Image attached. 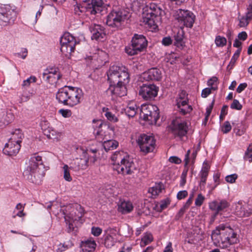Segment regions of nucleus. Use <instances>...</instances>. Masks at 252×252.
<instances>
[{
  "label": "nucleus",
  "mask_w": 252,
  "mask_h": 252,
  "mask_svg": "<svg viewBox=\"0 0 252 252\" xmlns=\"http://www.w3.org/2000/svg\"><path fill=\"white\" fill-rule=\"evenodd\" d=\"M211 238L214 245L224 249L237 243V234L229 226L220 224L212 231Z\"/></svg>",
  "instance_id": "obj_1"
},
{
  "label": "nucleus",
  "mask_w": 252,
  "mask_h": 252,
  "mask_svg": "<svg viewBox=\"0 0 252 252\" xmlns=\"http://www.w3.org/2000/svg\"><path fill=\"white\" fill-rule=\"evenodd\" d=\"M56 98L60 103L73 107L82 102L84 93L79 88L65 86L58 90Z\"/></svg>",
  "instance_id": "obj_2"
},
{
  "label": "nucleus",
  "mask_w": 252,
  "mask_h": 252,
  "mask_svg": "<svg viewBox=\"0 0 252 252\" xmlns=\"http://www.w3.org/2000/svg\"><path fill=\"white\" fill-rule=\"evenodd\" d=\"M113 168L118 173L123 175H130L137 171L132 158L124 151L116 152L111 157Z\"/></svg>",
  "instance_id": "obj_3"
},
{
  "label": "nucleus",
  "mask_w": 252,
  "mask_h": 252,
  "mask_svg": "<svg viewBox=\"0 0 252 252\" xmlns=\"http://www.w3.org/2000/svg\"><path fill=\"white\" fill-rule=\"evenodd\" d=\"M46 170L42 157L36 154L33 155L30 158L27 167V171L29 173L28 179L32 183L39 185L45 175Z\"/></svg>",
  "instance_id": "obj_4"
},
{
  "label": "nucleus",
  "mask_w": 252,
  "mask_h": 252,
  "mask_svg": "<svg viewBox=\"0 0 252 252\" xmlns=\"http://www.w3.org/2000/svg\"><path fill=\"white\" fill-rule=\"evenodd\" d=\"M162 12L161 8L156 3H149L143 8L142 22L152 29L156 30L161 22Z\"/></svg>",
  "instance_id": "obj_5"
},
{
  "label": "nucleus",
  "mask_w": 252,
  "mask_h": 252,
  "mask_svg": "<svg viewBox=\"0 0 252 252\" xmlns=\"http://www.w3.org/2000/svg\"><path fill=\"white\" fill-rule=\"evenodd\" d=\"M108 6H110V5L104 3L102 0H86L81 4L75 6L74 10L78 14H79V12H85L91 14H95L106 10Z\"/></svg>",
  "instance_id": "obj_6"
},
{
  "label": "nucleus",
  "mask_w": 252,
  "mask_h": 252,
  "mask_svg": "<svg viewBox=\"0 0 252 252\" xmlns=\"http://www.w3.org/2000/svg\"><path fill=\"white\" fill-rule=\"evenodd\" d=\"M107 77L110 84H128L129 81L128 69L124 66H111L107 72Z\"/></svg>",
  "instance_id": "obj_7"
},
{
  "label": "nucleus",
  "mask_w": 252,
  "mask_h": 252,
  "mask_svg": "<svg viewBox=\"0 0 252 252\" xmlns=\"http://www.w3.org/2000/svg\"><path fill=\"white\" fill-rule=\"evenodd\" d=\"M129 18V13L125 10H112L107 16L106 24L112 27L119 28Z\"/></svg>",
  "instance_id": "obj_8"
},
{
  "label": "nucleus",
  "mask_w": 252,
  "mask_h": 252,
  "mask_svg": "<svg viewBox=\"0 0 252 252\" xmlns=\"http://www.w3.org/2000/svg\"><path fill=\"white\" fill-rule=\"evenodd\" d=\"M78 43L75 38L69 32H65L60 38L61 51L65 57L69 58Z\"/></svg>",
  "instance_id": "obj_9"
},
{
  "label": "nucleus",
  "mask_w": 252,
  "mask_h": 252,
  "mask_svg": "<svg viewBox=\"0 0 252 252\" xmlns=\"http://www.w3.org/2000/svg\"><path fill=\"white\" fill-rule=\"evenodd\" d=\"M140 117L150 124H156L159 118V111L156 105L143 104L140 109Z\"/></svg>",
  "instance_id": "obj_10"
},
{
  "label": "nucleus",
  "mask_w": 252,
  "mask_h": 252,
  "mask_svg": "<svg viewBox=\"0 0 252 252\" xmlns=\"http://www.w3.org/2000/svg\"><path fill=\"white\" fill-rule=\"evenodd\" d=\"M17 17V12L9 5L0 4V25H12Z\"/></svg>",
  "instance_id": "obj_11"
},
{
  "label": "nucleus",
  "mask_w": 252,
  "mask_h": 252,
  "mask_svg": "<svg viewBox=\"0 0 252 252\" xmlns=\"http://www.w3.org/2000/svg\"><path fill=\"white\" fill-rule=\"evenodd\" d=\"M66 224L68 225V231H71L74 229V222L79 220L80 216L76 215L77 210L72 205L68 204L62 208Z\"/></svg>",
  "instance_id": "obj_12"
},
{
  "label": "nucleus",
  "mask_w": 252,
  "mask_h": 252,
  "mask_svg": "<svg viewBox=\"0 0 252 252\" xmlns=\"http://www.w3.org/2000/svg\"><path fill=\"white\" fill-rule=\"evenodd\" d=\"M174 16L182 26L192 28L195 19V16L190 11L178 9L176 11Z\"/></svg>",
  "instance_id": "obj_13"
},
{
  "label": "nucleus",
  "mask_w": 252,
  "mask_h": 252,
  "mask_svg": "<svg viewBox=\"0 0 252 252\" xmlns=\"http://www.w3.org/2000/svg\"><path fill=\"white\" fill-rule=\"evenodd\" d=\"M137 142L140 151L144 154L152 152L155 148L156 140L151 135L141 134L138 137Z\"/></svg>",
  "instance_id": "obj_14"
},
{
  "label": "nucleus",
  "mask_w": 252,
  "mask_h": 252,
  "mask_svg": "<svg viewBox=\"0 0 252 252\" xmlns=\"http://www.w3.org/2000/svg\"><path fill=\"white\" fill-rule=\"evenodd\" d=\"M78 152L81 153L82 155L80 159H77L75 161L74 163H72L70 165V168L75 171H78L80 169H85L88 165L89 160L93 162H94L96 160L95 156H93V159L87 156L88 153L84 149L80 148H77Z\"/></svg>",
  "instance_id": "obj_15"
},
{
  "label": "nucleus",
  "mask_w": 252,
  "mask_h": 252,
  "mask_svg": "<svg viewBox=\"0 0 252 252\" xmlns=\"http://www.w3.org/2000/svg\"><path fill=\"white\" fill-rule=\"evenodd\" d=\"M78 152L81 153L82 155L80 159H77L75 161L74 163H72L70 165V168L75 171H78L80 169H85L88 165L89 160L93 162H94L96 160L95 156H93V159L87 156L88 153L84 149L80 148H77Z\"/></svg>",
  "instance_id": "obj_16"
},
{
  "label": "nucleus",
  "mask_w": 252,
  "mask_h": 252,
  "mask_svg": "<svg viewBox=\"0 0 252 252\" xmlns=\"http://www.w3.org/2000/svg\"><path fill=\"white\" fill-rule=\"evenodd\" d=\"M120 234L116 229L109 227L104 231L103 243L105 247L112 248L118 241Z\"/></svg>",
  "instance_id": "obj_17"
},
{
  "label": "nucleus",
  "mask_w": 252,
  "mask_h": 252,
  "mask_svg": "<svg viewBox=\"0 0 252 252\" xmlns=\"http://www.w3.org/2000/svg\"><path fill=\"white\" fill-rule=\"evenodd\" d=\"M158 87L153 84H144L139 89V94L146 100H150L157 96Z\"/></svg>",
  "instance_id": "obj_18"
},
{
  "label": "nucleus",
  "mask_w": 252,
  "mask_h": 252,
  "mask_svg": "<svg viewBox=\"0 0 252 252\" xmlns=\"http://www.w3.org/2000/svg\"><path fill=\"white\" fill-rule=\"evenodd\" d=\"M232 210L240 217H247L252 213V204L239 201L233 204Z\"/></svg>",
  "instance_id": "obj_19"
},
{
  "label": "nucleus",
  "mask_w": 252,
  "mask_h": 252,
  "mask_svg": "<svg viewBox=\"0 0 252 252\" xmlns=\"http://www.w3.org/2000/svg\"><path fill=\"white\" fill-rule=\"evenodd\" d=\"M62 77L58 68L55 67H47L43 73V77L45 80L52 85L56 86Z\"/></svg>",
  "instance_id": "obj_20"
},
{
  "label": "nucleus",
  "mask_w": 252,
  "mask_h": 252,
  "mask_svg": "<svg viewBox=\"0 0 252 252\" xmlns=\"http://www.w3.org/2000/svg\"><path fill=\"white\" fill-rule=\"evenodd\" d=\"M123 83L110 84L109 88L106 91L108 95L113 98L115 96H123L126 94V85Z\"/></svg>",
  "instance_id": "obj_21"
},
{
  "label": "nucleus",
  "mask_w": 252,
  "mask_h": 252,
  "mask_svg": "<svg viewBox=\"0 0 252 252\" xmlns=\"http://www.w3.org/2000/svg\"><path fill=\"white\" fill-rule=\"evenodd\" d=\"M172 129L174 135L182 138L187 134L188 127L185 121L177 119L172 123Z\"/></svg>",
  "instance_id": "obj_22"
},
{
  "label": "nucleus",
  "mask_w": 252,
  "mask_h": 252,
  "mask_svg": "<svg viewBox=\"0 0 252 252\" xmlns=\"http://www.w3.org/2000/svg\"><path fill=\"white\" fill-rule=\"evenodd\" d=\"M176 101L178 107L183 114L188 113L192 110L191 106L189 105L187 103L188 98L185 92L182 91L179 94V97Z\"/></svg>",
  "instance_id": "obj_23"
},
{
  "label": "nucleus",
  "mask_w": 252,
  "mask_h": 252,
  "mask_svg": "<svg viewBox=\"0 0 252 252\" xmlns=\"http://www.w3.org/2000/svg\"><path fill=\"white\" fill-rule=\"evenodd\" d=\"M161 71L157 68H152L141 75V78L145 81H158L161 78Z\"/></svg>",
  "instance_id": "obj_24"
},
{
  "label": "nucleus",
  "mask_w": 252,
  "mask_h": 252,
  "mask_svg": "<svg viewBox=\"0 0 252 252\" xmlns=\"http://www.w3.org/2000/svg\"><path fill=\"white\" fill-rule=\"evenodd\" d=\"M90 30L92 33V39L96 40H101L105 36L104 29L103 27L98 24H93L90 27Z\"/></svg>",
  "instance_id": "obj_25"
},
{
  "label": "nucleus",
  "mask_w": 252,
  "mask_h": 252,
  "mask_svg": "<svg viewBox=\"0 0 252 252\" xmlns=\"http://www.w3.org/2000/svg\"><path fill=\"white\" fill-rule=\"evenodd\" d=\"M228 202L225 200H214L209 203V209L215 212V216L228 207Z\"/></svg>",
  "instance_id": "obj_26"
},
{
  "label": "nucleus",
  "mask_w": 252,
  "mask_h": 252,
  "mask_svg": "<svg viewBox=\"0 0 252 252\" xmlns=\"http://www.w3.org/2000/svg\"><path fill=\"white\" fill-rule=\"evenodd\" d=\"M21 144L12 141L9 139L3 150V153L8 156L16 155L21 148Z\"/></svg>",
  "instance_id": "obj_27"
},
{
  "label": "nucleus",
  "mask_w": 252,
  "mask_h": 252,
  "mask_svg": "<svg viewBox=\"0 0 252 252\" xmlns=\"http://www.w3.org/2000/svg\"><path fill=\"white\" fill-rule=\"evenodd\" d=\"M132 44L136 50L140 52L145 49L147 45L146 38L142 35L135 34L131 40Z\"/></svg>",
  "instance_id": "obj_28"
},
{
  "label": "nucleus",
  "mask_w": 252,
  "mask_h": 252,
  "mask_svg": "<svg viewBox=\"0 0 252 252\" xmlns=\"http://www.w3.org/2000/svg\"><path fill=\"white\" fill-rule=\"evenodd\" d=\"M14 119L13 114L5 110H0V126H3L11 123Z\"/></svg>",
  "instance_id": "obj_29"
},
{
  "label": "nucleus",
  "mask_w": 252,
  "mask_h": 252,
  "mask_svg": "<svg viewBox=\"0 0 252 252\" xmlns=\"http://www.w3.org/2000/svg\"><path fill=\"white\" fill-rule=\"evenodd\" d=\"M92 126L94 128V134L96 136H100L102 138L105 135L103 127H107V126L101 120H93Z\"/></svg>",
  "instance_id": "obj_30"
},
{
  "label": "nucleus",
  "mask_w": 252,
  "mask_h": 252,
  "mask_svg": "<svg viewBox=\"0 0 252 252\" xmlns=\"http://www.w3.org/2000/svg\"><path fill=\"white\" fill-rule=\"evenodd\" d=\"M45 135H46L48 138L53 139L56 141H60L63 137L62 132L56 130L52 127H48V130L45 131Z\"/></svg>",
  "instance_id": "obj_31"
},
{
  "label": "nucleus",
  "mask_w": 252,
  "mask_h": 252,
  "mask_svg": "<svg viewBox=\"0 0 252 252\" xmlns=\"http://www.w3.org/2000/svg\"><path fill=\"white\" fill-rule=\"evenodd\" d=\"M81 247L83 250L88 252H92L95 250L96 244L95 240L93 238H90L86 240L82 241Z\"/></svg>",
  "instance_id": "obj_32"
},
{
  "label": "nucleus",
  "mask_w": 252,
  "mask_h": 252,
  "mask_svg": "<svg viewBox=\"0 0 252 252\" xmlns=\"http://www.w3.org/2000/svg\"><path fill=\"white\" fill-rule=\"evenodd\" d=\"M133 208L132 203L129 201L121 200L118 204V210L123 214L130 212Z\"/></svg>",
  "instance_id": "obj_33"
},
{
  "label": "nucleus",
  "mask_w": 252,
  "mask_h": 252,
  "mask_svg": "<svg viewBox=\"0 0 252 252\" xmlns=\"http://www.w3.org/2000/svg\"><path fill=\"white\" fill-rule=\"evenodd\" d=\"M210 168V166L208 161L207 160L204 161L199 173L201 178L200 183L203 185L206 183Z\"/></svg>",
  "instance_id": "obj_34"
},
{
  "label": "nucleus",
  "mask_w": 252,
  "mask_h": 252,
  "mask_svg": "<svg viewBox=\"0 0 252 252\" xmlns=\"http://www.w3.org/2000/svg\"><path fill=\"white\" fill-rule=\"evenodd\" d=\"M24 138V134L22 130L20 128H17L11 132V136L9 140L21 144Z\"/></svg>",
  "instance_id": "obj_35"
},
{
  "label": "nucleus",
  "mask_w": 252,
  "mask_h": 252,
  "mask_svg": "<svg viewBox=\"0 0 252 252\" xmlns=\"http://www.w3.org/2000/svg\"><path fill=\"white\" fill-rule=\"evenodd\" d=\"M164 189V186L161 183H156L153 187L150 188L148 192L152 197H155L158 196Z\"/></svg>",
  "instance_id": "obj_36"
},
{
  "label": "nucleus",
  "mask_w": 252,
  "mask_h": 252,
  "mask_svg": "<svg viewBox=\"0 0 252 252\" xmlns=\"http://www.w3.org/2000/svg\"><path fill=\"white\" fill-rule=\"evenodd\" d=\"M137 107L134 103L129 104L125 109V113L129 117H134L137 112Z\"/></svg>",
  "instance_id": "obj_37"
},
{
  "label": "nucleus",
  "mask_w": 252,
  "mask_h": 252,
  "mask_svg": "<svg viewBox=\"0 0 252 252\" xmlns=\"http://www.w3.org/2000/svg\"><path fill=\"white\" fill-rule=\"evenodd\" d=\"M46 207L48 210L51 209V211L55 215H59V211L61 212H62V208H60V205L55 201L47 203Z\"/></svg>",
  "instance_id": "obj_38"
},
{
  "label": "nucleus",
  "mask_w": 252,
  "mask_h": 252,
  "mask_svg": "<svg viewBox=\"0 0 252 252\" xmlns=\"http://www.w3.org/2000/svg\"><path fill=\"white\" fill-rule=\"evenodd\" d=\"M153 240L152 234L150 232L144 233L141 238L140 246L144 247L149 244Z\"/></svg>",
  "instance_id": "obj_39"
},
{
  "label": "nucleus",
  "mask_w": 252,
  "mask_h": 252,
  "mask_svg": "<svg viewBox=\"0 0 252 252\" xmlns=\"http://www.w3.org/2000/svg\"><path fill=\"white\" fill-rule=\"evenodd\" d=\"M118 146V142L114 140H107L103 143V146L106 151L116 149Z\"/></svg>",
  "instance_id": "obj_40"
},
{
  "label": "nucleus",
  "mask_w": 252,
  "mask_h": 252,
  "mask_svg": "<svg viewBox=\"0 0 252 252\" xmlns=\"http://www.w3.org/2000/svg\"><path fill=\"white\" fill-rule=\"evenodd\" d=\"M102 112L107 119L113 123H116L118 121L117 117L113 114L108 108L104 107L102 108Z\"/></svg>",
  "instance_id": "obj_41"
},
{
  "label": "nucleus",
  "mask_w": 252,
  "mask_h": 252,
  "mask_svg": "<svg viewBox=\"0 0 252 252\" xmlns=\"http://www.w3.org/2000/svg\"><path fill=\"white\" fill-rule=\"evenodd\" d=\"M170 203V200L169 198H166L160 201L156 205V210L158 212H161L165 209Z\"/></svg>",
  "instance_id": "obj_42"
},
{
  "label": "nucleus",
  "mask_w": 252,
  "mask_h": 252,
  "mask_svg": "<svg viewBox=\"0 0 252 252\" xmlns=\"http://www.w3.org/2000/svg\"><path fill=\"white\" fill-rule=\"evenodd\" d=\"M252 20V17L249 16L247 14H245V15L242 16L239 18V26L241 28L247 27L250 21Z\"/></svg>",
  "instance_id": "obj_43"
},
{
  "label": "nucleus",
  "mask_w": 252,
  "mask_h": 252,
  "mask_svg": "<svg viewBox=\"0 0 252 252\" xmlns=\"http://www.w3.org/2000/svg\"><path fill=\"white\" fill-rule=\"evenodd\" d=\"M70 169H72L70 166L69 167L67 164H64L63 167V178L67 182H71L72 180L70 174Z\"/></svg>",
  "instance_id": "obj_44"
},
{
  "label": "nucleus",
  "mask_w": 252,
  "mask_h": 252,
  "mask_svg": "<svg viewBox=\"0 0 252 252\" xmlns=\"http://www.w3.org/2000/svg\"><path fill=\"white\" fill-rule=\"evenodd\" d=\"M178 58L177 55L174 53H171L166 55L165 61L172 64L175 63L176 61Z\"/></svg>",
  "instance_id": "obj_45"
},
{
  "label": "nucleus",
  "mask_w": 252,
  "mask_h": 252,
  "mask_svg": "<svg viewBox=\"0 0 252 252\" xmlns=\"http://www.w3.org/2000/svg\"><path fill=\"white\" fill-rule=\"evenodd\" d=\"M215 43L218 47H223L226 44V39L224 37L217 36L215 38Z\"/></svg>",
  "instance_id": "obj_46"
},
{
  "label": "nucleus",
  "mask_w": 252,
  "mask_h": 252,
  "mask_svg": "<svg viewBox=\"0 0 252 252\" xmlns=\"http://www.w3.org/2000/svg\"><path fill=\"white\" fill-rule=\"evenodd\" d=\"M125 51L129 56L136 55L139 52L138 50L135 49L132 44L131 46L126 47Z\"/></svg>",
  "instance_id": "obj_47"
},
{
  "label": "nucleus",
  "mask_w": 252,
  "mask_h": 252,
  "mask_svg": "<svg viewBox=\"0 0 252 252\" xmlns=\"http://www.w3.org/2000/svg\"><path fill=\"white\" fill-rule=\"evenodd\" d=\"M59 113L65 118L70 117L72 114L71 111L68 109H61L59 110Z\"/></svg>",
  "instance_id": "obj_48"
},
{
  "label": "nucleus",
  "mask_w": 252,
  "mask_h": 252,
  "mask_svg": "<svg viewBox=\"0 0 252 252\" xmlns=\"http://www.w3.org/2000/svg\"><path fill=\"white\" fill-rule=\"evenodd\" d=\"M205 200V197L201 193L197 195V196L195 200V205L197 207L201 206Z\"/></svg>",
  "instance_id": "obj_49"
},
{
  "label": "nucleus",
  "mask_w": 252,
  "mask_h": 252,
  "mask_svg": "<svg viewBox=\"0 0 252 252\" xmlns=\"http://www.w3.org/2000/svg\"><path fill=\"white\" fill-rule=\"evenodd\" d=\"M232 128L231 126L228 121H225L221 127V130L223 133H227Z\"/></svg>",
  "instance_id": "obj_50"
},
{
  "label": "nucleus",
  "mask_w": 252,
  "mask_h": 252,
  "mask_svg": "<svg viewBox=\"0 0 252 252\" xmlns=\"http://www.w3.org/2000/svg\"><path fill=\"white\" fill-rule=\"evenodd\" d=\"M217 87H212L211 88H206L202 91L201 96L204 98L207 97L211 93L212 90H216Z\"/></svg>",
  "instance_id": "obj_51"
},
{
  "label": "nucleus",
  "mask_w": 252,
  "mask_h": 252,
  "mask_svg": "<svg viewBox=\"0 0 252 252\" xmlns=\"http://www.w3.org/2000/svg\"><path fill=\"white\" fill-rule=\"evenodd\" d=\"M36 78L34 76H31L23 82L22 86L25 87L30 86L31 83L35 82Z\"/></svg>",
  "instance_id": "obj_52"
},
{
  "label": "nucleus",
  "mask_w": 252,
  "mask_h": 252,
  "mask_svg": "<svg viewBox=\"0 0 252 252\" xmlns=\"http://www.w3.org/2000/svg\"><path fill=\"white\" fill-rule=\"evenodd\" d=\"M36 247L34 246L31 242L27 244L24 248V252H33L36 250Z\"/></svg>",
  "instance_id": "obj_53"
},
{
  "label": "nucleus",
  "mask_w": 252,
  "mask_h": 252,
  "mask_svg": "<svg viewBox=\"0 0 252 252\" xmlns=\"http://www.w3.org/2000/svg\"><path fill=\"white\" fill-rule=\"evenodd\" d=\"M102 230L99 227L93 226L91 228V233L95 237L99 236L102 233Z\"/></svg>",
  "instance_id": "obj_54"
},
{
  "label": "nucleus",
  "mask_w": 252,
  "mask_h": 252,
  "mask_svg": "<svg viewBox=\"0 0 252 252\" xmlns=\"http://www.w3.org/2000/svg\"><path fill=\"white\" fill-rule=\"evenodd\" d=\"M237 178L238 175L236 174H233L226 176L225 177V181L227 183L233 184L235 182Z\"/></svg>",
  "instance_id": "obj_55"
},
{
  "label": "nucleus",
  "mask_w": 252,
  "mask_h": 252,
  "mask_svg": "<svg viewBox=\"0 0 252 252\" xmlns=\"http://www.w3.org/2000/svg\"><path fill=\"white\" fill-rule=\"evenodd\" d=\"M230 108L232 109L240 110L242 108V105L237 99H234L230 105Z\"/></svg>",
  "instance_id": "obj_56"
},
{
  "label": "nucleus",
  "mask_w": 252,
  "mask_h": 252,
  "mask_svg": "<svg viewBox=\"0 0 252 252\" xmlns=\"http://www.w3.org/2000/svg\"><path fill=\"white\" fill-rule=\"evenodd\" d=\"M97 55L99 58V60L101 61H104L105 62H106V60L107 58V54H106V52L102 50H98L97 51Z\"/></svg>",
  "instance_id": "obj_57"
},
{
  "label": "nucleus",
  "mask_w": 252,
  "mask_h": 252,
  "mask_svg": "<svg viewBox=\"0 0 252 252\" xmlns=\"http://www.w3.org/2000/svg\"><path fill=\"white\" fill-rule=\"evenodd\" d=\"M19 97L18 101L20 103L26 102L30 99L29 95L26 92H24L22 94L19 95Z\"/></svg>",
  "instance_id": "obj_58"
},
{
  "label": "nucleus",
  "mask_w": 252,
  "mask_h": 252,
  "mask_svg": "<svg viewBox=\"0 0 252 252\" xmlns=\"http://www.w3.org/2000/svg\"><path fill=\"white\" fill-rule=\"evenodd\" d=\"M217 82L218 78L215 76H213L208 81L207 84L208 86L211 87V88L212 87H217Z\"/></svg>",
  "instance_id": "obj_59"
},
{
  "label": "nucleus",
  "mask_w": 252,
  "mask_h": 252,
  "mask_svg": "<svg viewBox=\"0 0 252 252\" xmlns=\"http://www.w3.org/2000/svg\"><path fill=\"white\" fill-rule=\"evenodd\" d=\"M175 44L177 47L182 46H183V34H181L180 35H177L175 36Z\"/></svg>",
  "instance_id": "obj_60"
},
{
  "label": "nucleus",
  "mask_w": 252,
  "mask_h": 252,
  "mask_svg": "<svg viewBox=\"0 0 252 252\" xmlns=\"http://www.w3.org/2000/svg\"><path fill=\"white\" fill-rule=\"evenodd\" d=\"M17 57L25 59L28 56V50L26 48H22L20 52L17 53Z\"/></svg>",
  "instance_id": "obj_61"
},
{
  "label": "nucleus",
  "mask_w": 252,
  "mask_h": 252,
  "mask_svg": "<svg viewBox=\"0 0 252 252\" xmlns=\"http://www.w3.org/2000/svg\"><path fill=\"white\" fill-rule=\"evenodd\" d=\"M188 191L186 190L180 191L177 194V198L178 200L183 199L186 198L188 196Z\"/></svg>",
  "instance_id": "obj_62"
},
{
  "label": "nucleus",
  "mask_w": 252,
  "mask_h": 252,
  "mask_svg": "<svg viewBox=\"0 0 252 252\" xmlns=\"http://www.w3.org/2000/svg\"><path fill=\"white\" fill-rule=\"evenodd\" d=\"M187 175V171H184L182 172L181 176V180H180V186L183 187L186 184Z\"/></svg>",
  "instance_id": "obj_63"
},
{
  "label": "nucleus",
  "mask_w": 252,
  "mask_h": 252,
  "mask_svg": "<svg viewBox=\"0 0 252 252\" xmlns=\"http://www.w3.org/2000/svg\"><path fill=\"white\" fill-rule=\"evenodd\" d=\"M245 158L250 162H252V148H248L245 154Z\"/></svg>",
  "instance_id": "obj_64"
}]
</instances>
